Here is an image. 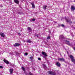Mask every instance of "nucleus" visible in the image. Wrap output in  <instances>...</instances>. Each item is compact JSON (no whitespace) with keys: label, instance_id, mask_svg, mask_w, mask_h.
<instances>
[{"label":"nucleus","instance_id":"ddd939ff","mask_svg":"<svg viewBox=\"0 0 75 75\" xmlns=\"http://www.w3.org/2000/svg\"><path fill=\"white\" fill-rule=\"evenodd\" d=\"M31 4L32 5V7L34 8H35V5H34V4L33 3H31Z\"/></svg>","mask_w":75,"mask_h":75},{"label":"nucleus","instance_id":"c9c22d12","mask_svg":"<svg viewBox=\"0 0 75 75\" xmlns=\"http://www.w3.org/2000/svg\"><path fill=\"white\" fill-rule=\"evenodd\" d=\"M24 42H25V41H24Z\"/></svg>","mask_w":75,"mask_h":75},{"label":"nucleus","instance_id":"20e7f679","mask_svg":"<svg viewBox=\"0 0 75 75\" xmlns=\"http://www.w3.org/2000/svg\"><path fill=\"white\" fill-rule=\"evenodd\" d=\"M71 11H74V10H75V6H71Z\"/></svg>","mask_w":75,"mask_h":75},{"label":"nucleus","instance_id":"393cba45","mask_svg":"<svg viewBox=\"0 0 75 75\" xmlns=\"http://www.w3.org/2000/svg\"><path fill=\"white\" fill-rule=\"evenodd\" d=\"M38 59L39 60V61H41V59L40 57L38 58Z\"/></svg>","mask_w":75,"mask_h":75},{"label":"nucleus","instance_id":"7ed1b4c3","mask_svg":"<svg viewBox=\"0 0 75 75\" xmlns=\"http://www.w3.org/2000/svg\"><path fill=\"white\" fill-rule=\"evenodd\" d=\"M65 19L66 20V21L67 23H69L70 24H71L72 23V22H71V20H68V19H67V18H65Z\"/></svg>","mask_w":75,"mask_h":75},{"label":"nucleus","instance_id":"f704fd0d","mask_svg":"<svg viewBox=\"0 0 75 75\" xmlns=\"http://www.w3.org/2000/svg\"><path fill=\"white\" fill-rule=\"evenodd\" d=\"M55 22V23H56L55 22ZM56 23H57V22H56Z\"/></svg>","mask_w":75,"mask_h":75},{"label":"nucleus","instance_id":"dca6fc26","mask_svg":"<svg viewBox=\"0 0 75 75\" xmlns=\"http://www.w3.org/2000/svg\"><path fill=\"white\" fill-rule=\"evenodd\" d=\"M42 65L43 68L45 69H46L47 66H46V65H45V64H43Z\"/></svg>","mask_w":75,"mask_h":75},{"label":"nucleus","instance_id":"9d476101","mask_svg":"<svg viewBox=\"0 0 75 75\" xmlns=\"http://www.w3.org/2000/svg\"><path fill=\"white\" fill-rule=\"evenodd\" d=\"M65 41L66 42H67L68 43L67 44V45H69V46H71L72 45L71 44H70L69 43V41H68L67 40H65Z\"/></svg>","mask_w":75,"mask_h":75},{"label":"nucleus","instance_id":"4468645a","mask_svg":"<svg viewBox=\"0 0 75 75\" xmlns=\"http://www.w3.org/2000/svg\"><path fill=\"white\" fill-rule=\"evenodd\" d=\"M13 69H11L10 70V72L11 74H13Z\"/></svg>","mask_w":75,"mask_h":75},{"label":"nucleus","instance_id":"423d86ee","mask_svg":"<svg viewBox=\"0 0 75 75\" xmlns=\"http://www.w3.org/2000/svg\"><path fill=\"white\" fill-rule=\"evenodd\" d=\"M58 61H65V59H64V58H58Z\"/></svg>","mask_w":75,"mask_h":75},{"label":"nucleus","instance_id":"72a5a7b5","mask_svg":"<svg viewBox=\"0 0 75 75\" xmlns=\"http://www.w3.org/2000/svg\"><path fill=\"white\" fill-rule=\"evenodd\" d=\"M58 26H59V27L60 26V25H59V24H58Z\"/></svg>","mask_w":75,"mask_h":75},{"label":"nucleus","instance_id":"5701e85b","mask_svg":"<svg viewBox=\"0 0 75 75\" xmlns=\"http://www.w3.org/2000/svg\"><path fill=\"white\" fill-rule=\"evenodd\" d=\"M61 26L62 27H65V25L63 24L61 25Z\"/></svg>","mask_w":75,"mask_h":75},{"label":"nucleus","instance_id":"b1692460","mask_svg":"<svg viewBox=\"0 0 75 75\" xmlns=\"http://www.w3.org/2000/svg\"><path fill=\"white\" fill-rule=\"evenodd\" d=\"M35 36H36V37H37L38 38L39 37V36L37 35H36V34H35Z\"/></svg>","mask_w":75,"mask_h":75},{"label":"nucleus","instance_id":"c85d7f7f","mask_svg":"<svg viewBox=\"0 0 75 75\" xmlns=\"http://www.w3.org/2000/svg\"><path fill=\"white\" fill-rule=\"evenodd\" d=\"M25 55H28V54L27 53H25Z\"/></svg>","mask_w":75,"mask_h":75},{"label":"nucleus","instance_id":"f3484780","mask_svg":"<svg viewBox=\"0 0 75 75\" xmlns=\"http://www.w3.org/2000/svg\"><path fill=\"white\" fill-rule=\"evenodd\" d=\"M28 30V31H32L31 28L30 27H28L27 28Z\"/></svg>","mask_w":75,"mask_h":75},{"label":"nucleus","instance_id":"a878e982","mask_svg":"<svg viewBox=\"0 0 75 75\" xmlns=\"http://www.w3.org/2000/svg\"><path fill=\"white\" fill-rule=\"evenodd\" d=\"M14 66H15V65L14 64H12V67H14Z\"/></svg>","mask_w":75,"mask_h":75},{"label":"nucleus","instance_id":"2f4dec72","mask_svg":"<svg viewBox=\"0 0 75 75\" xmlns=\"http://www.w3.org/2000/svg\"><path fill=\"white\" fill-rule=\"evenodd\" d=\"M0 7H1V8H2V7H3V6H0Z\"/></svg>","mask_w":75,"mask_h":75},{"label":"nucleus","instance_id":"f8f14e48","mask_svg":"<svg viewBox=\"0 0 75 75\" xmlns=\"http://www.w3.org/2000/svg\"><path fill=\"white\" fill-rule=\"evenodd\" d=\"M26 42L28 43H31V42H32V41L30 39H29L26 41Z\"/></svg>","mask_w":75,"mask_h":75},{"label":"nucleus","instance_id":"6ab92c4d","mask_svg":"<svg viewBox=\"0 0 75 75\" xmlns=\"http://www.w3.org/2000/svg\"><path fill=\"white\" fill-rule=\"evenodd\" d=\"M30 61L31 62H33V57H30Z\"/></svg>","mask_w":75,"mask_h":75},{"label":"nucleus","instance_id":"f03ea898","mask_svg":"<svg viewBox=\"0 0 75 75\" xmlns=\"http://www.w3.org/2000/svg\"><path fill=\"white\" fill-rule=\"evenodd\" d=\"M42 55H44V57H48V55L46 54V53L44 52H42Z\"/></svg>","mask_w":75,"mask_h":75},{"label":"nucleus","instance_id":"412c9836","mask_svg":"<svg viewBox=\"0 0 75 75\" xmlns=\"http://www.w3.org/2000/svg\"><path fill=\"white\" fill-rule=\"evenodd\" d=\"M50 38H50V37L48 36L47 38V40H49V39H50Z\"/></svg>","mask_w":75,"mask_h":75},{"label":"nucleus","instance_id":"f257e3e1","mask_svg":"<svg viewBox=\"0 0 75 75\" xmlns=\"http://www.w3.org/2000/svg\"><path fill=\"white\" fill-rule=\"evenodd\" d=\"M48 72L49 74H51V75H57V74H56V73L55 71L53 72L51 71H49Z\"/></svg>","mask_w":75,"mask_h":75},{"label":"nucleus","instance_id":"cd10ccee","mask_svg":"<svg viewBox=\"0 0 75 75\" xmlns=\"http://www.w3.org/2000/svg\"><path fill=\"white\" fill-rule=\"evenodd\" d=\"M29 74H30V75H33V74H32V73H31V72L29 73Z\"/></svg>","mask_w":75,"mask_h":75},{"label":"nucleus","instance_id":"6e6552de","mask_svg":"<svg viewBox=\"0 0 75 75\" xmlns=\"http://www.w3.org/2000/svg\"><path fill=\"white\" fill-rule=\"evenodd\" d=\"M20 45V44L18 43H16L14 45V47H18Z\"/></svg>","mask_w":75,"mask_h":75},{"label":"nucleus","instance_id":"0eeeda50","mask_svg":"<svg viewBox=\"0 0 75 75\" xmlns=\"http://www.w3.org/2000/svg\"><path fill=\"white\" fill-rule=\"evenodd\" d=\"M4 62L6 63V64H9V62H8V61L4 59Z\"/></svg>","mask_w":75,"mask_h":75},{"label":"nucleus","instance_id":"2eb2a0df","mask_svg":"<svg viewBox=\"0 0 75 75\" xmlns=\"http://www.w3.org/2000/svg\"><path fill=\"white\" fill-rule=\"evenodd\" d=\"M14 1L16 4H19V1H18V0H14Z\"/></svg>","mask_w":75,"mask_h":75},{"label":"nucleus","instance_id":"1a4fd4ad","mask_svg":"<svg viewBox=\"0 0 75 75\" xmlns=\"http://www.w3.org/2000/svg\"><path fill=\"white\" fill-rule=\"evenodd\" d=\"M56 65L59 67H61V64L59 63V62H57L56 63Z\"/></svg>","mask_w":75,"mask_h":75},{"label":"nucleus","instance_id":"39448f33","mask_svg":"<svg viewBox=\"0 0 75 75\" xmlns=\"http://www.w3.org/2000/svg\"><path fill=\"white\" fill-rule=\"evenodd\" d=\"M59 39L60 40H62V39H65V38H64L63 35H62L60 36Z\"/></svg>","mask_w":75,"mask_h":75},{"label":"nucleus","instance_id":"473e14b6","mask_svg":"<svg viewBox=\"0 0 75 75\" xmlns=\"http://www.w3.org/2000/svg\"><path fill=\"white\" fill-rule=\"evenodd\" d=\"M18 14H21V13H20V12H18Z\"/></svg>","mask_w":75,"mask_h":75},{"label":"nucleus","instance_id":"bb28decb","mask_svg":"<svg viewBox=\"0 0 75 75\" xmlns=\"http://www.w3.org/2000/svg\"><path fill=\"white\" fill-rule=\"evenodd\" d=\"M0 68L2 69L3 68V67L1 66H0Z\"/></svg>","mask_w":75,"mask_h":75},{"label":"nucleus","instance_id":"e433bc0d","mask_svg":"<svg viewBox=\"0 0 75 75\" xmlns=\"http://www.w3.org/2000/svg\"><path fill=\"white\" fill-rule=\"evenodd\" d=\"M25 74V75H27V74Z\"/></svg>","mask_w":75,"mask_h":75},{"label":"nucleus","instance_id":"9b49d317","mask_svg":"<svg viewBox=\"0 0 75 75\" xmlns=\"http://www.w3.org/2000/svg\"><path fill=\"white\" fill-rule=\"evenodd\" d=\"M0 35L1 36H2V37H4V36L5 35H4V34L3 33H0Z\"/></svg>","mask_w":75,"mask_h":75},{"label":"nucleus","instance_id":"4c0bfd02","mask_svg":"<svg viewBox=\"0 0 75 75\" xmlns=\"http://www.w3.org/2000/svg\"><path fill=\"white\" fill-rule=\"evenodd\" d=\"M61 20H62V19H61Z\"/></svg>","mask_w":75,"mask_h":75},{"label":"nucleus","instance_id":"aec40b11","mask_svg":"<svg viewBox=\"0 0 75 75\" xmlns=\"http://www.w3.org/2000/svg\"><path fill=\"white\" fill-rule=\"evenodd\" d=\"M46 7H47V6H43V9L45 10H46V9H47V8Z\"/></svg>","mask_w":75,"mask_h":75},{"label":"nucleus","instance_id":"4be33fe9","mask_svg":"<svg viewBox=\"0 0 75 75\" xmlns=\"http://www.w3.org/2000/svg\"><path fill=\"white\" fill-rule=\"evenodd\" d=\"M35 20V18H33L32 20V21H34Z\"/></svg>","mask_w":75,"mask_h":75},{"label":"nucleus","instance_id":"c756f323","mask_svg":"<svg viewBox=\"0 0 75 75\" xmlns=\"http://www.w3.org/2000/svg\"><path fill=\"white\" fill-rule=\"evenodd\" d=\"M18 34L19 35H21V34H20V33H18Z\"/></svg>","mask_w":75,"mask_h":75},{"label":"nucleus","instance_id":"a211bd4d","mask_svg":"<svg viewBox=\"0 0 75 75\" xmlns=\"http://www.w3.org/2000/svg\"><path fill=\"white\" fill-rule=\"evenodd\" d=\"M22 69L23 70V71H24L25 73L26 72L25 71V68H24V67H22Z\"/></svg>","mask_w":75,"mask_h":75},{"label":"nucleus","instance_id":"7c9ffc66","mask_svg":"<svg viewBox=\"0 0 75 75\" xmlns=\"http://www.w3.org/2000/svg\"><path fill=\"white\" fill-rule=\"evenodd\" d=\"M9 65L10 66H12V64H10Z\"/></svg>","mask_w":75,"mask_h":75}]
</instances>
